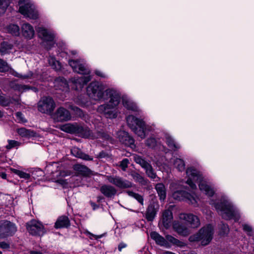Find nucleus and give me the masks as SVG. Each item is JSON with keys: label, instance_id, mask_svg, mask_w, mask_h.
<instances>
[{"label": "nucleus", "instance_id": "44", "mask_svg": "<svg viewBox=\"0 0 254 254\" xmlns=\"http://www.w3.org/2000/svg\"><path fill=\"white\" fill-rule=\"evenodd\" d=\"M220 232L219 234L222 236H224L228 233L229 228L227 224L221 223L220 225Z\"/></svg>", "mask_w": 254, "mask_h": 254}, {"label": "nucleus", "instance_id": "43", "mask_svg": "<svg viewBox=\"0 0 254 254\" xmlns=\"http://www.w3.org/2000/svg\"><path fill=\"white\" fill-rule=\"evenodd\" d=\"M173 227L179 234L184 236H186L188 234V231L187 228H183L180 225L177 226L176 224H174Z\"/></svg>", "mask_w": 254, "mask_h": 254}, {"label": "nucleus", "instance_id": "49", "mask_svg": "<svg viewBox=\"0 0 254 254\" xmlns=\"http://www.w3.org/2000/svg\"><path fill=\"white\" fill-rule=\"evenodd\" d=\"M68 64L72 67L73 71L76 72L78 67V65H80V63L78 61L71 60H69Z\"/></svg>", "mask_w": 254, "mask_h": 254}, {"label": "nucleus", "instance_id": "8", "mask_svg": "<svg viewBox=\"0 0 254 254\" xmlns=\"http://www.w3.org/2000/svg\"><path fill=\"white\" fill-rule=\"evenodd\" d=\"M55 107V103L50 97H43L38 103V110L42 113L51 115Z\"/></svg>", "mask_w": 254, "mask_h": 254}, {"label": "nucleus", "instance_id": "9", "mask_svg": "<svg viewBox=\"0 0 254 254\" xmlns=\"http://www.w3.org/2000/svg\"><path fill=\"white\" fill-rule=\"evenodd\" d=\"M133 160L136 163L140 165L144 169L148 177L156 181L155 179L158 178V177L149 161L138 155H133Z\"/></svg>", "mask_w": 254, "mask_h": 254}, {"label": "nucleus", "instance_id": "4", "mask_svg": "<svg viewBox=\"0 0 254 254\" xmlns=\"http://www.w3.org/2000/svg\"><path fill=\"white\" fill-rule=\"evenodd\" d=\"M86 92L88 96L94 100L109 99V102L111 101V90H105L104 85L99 82H91L86 88Z\"/></svg>", "mask_w": 254, "mask_h": 254}, {"label": "nucleus", "instance_id": "50", "mask_svg": "<svg viewBox=\"0 0 254 254\" xmlns=\"http://www.w3.org/2000/svg\"><path fill=\"white\" fill-rule=\"evenodd\" d=\"M10 86L15 90L20 91L23 89V86L22 85L17 84L15 82H10Z\"/></svg>", "mask_w": 254, "mask_h": 254}, {"label": "nucleus", "instance_id": "33", "mask_svg": "<svg viewBox=\"0 0 254 254\" xmlns=\"http://www.w3.org/2000/svg\"><path fill=\"white\" fill-rule=\"evenodd\" d=\"M131 176L135 182L139 183L141 185L146 186L148 184V180L138 173L134 172L132 173Z\"/></svg>", "mask_w": 254, "mask_h": 254}, {"label": "nucleus", "instance_id": "45", "mask_svg": "<svg viewBox=\"0 0 254 254\" xmlns=\"http://www.w3.org/2000/svg\"><path fill=\"white\" fill-rule=\"evenodd\" d=\"M1 93L0 90V105L3 107L8 106L11 103L10 100L1 95Z\"/></svg>", "mask_w": 254, "mask_h": 254}, {"label": "nucleus", "instance_id": "31", "mask_svg": "<svg viewBox=\"0 0 254 254\" xmlns=\"http://www.w3.org/2000/svg\"><path fill=\"white\" fill-rule=\"evenodd\" d=\"M166 139L167 144L172 150L177 151L180 148V145L178 143H176L171 136H166Z\"/></svg>", "mask_w": 254, "mask_h": 254}, {"label": "nucleus", "instance_id": "30", "mask_svg": "<svg viewBox=\"0 0 254 254\" xmlns=\"http://www.w3.org/2000/svg\"><path fill=\"white\" fill-rule=\"evenodd\" d=\"M155 189L158 193L161 201H164L166 197V191L164 185L158 183L155 186Z\"/></svg>", "mask_w": 254, "mask_h": 254}, {"label": "nucleus", "instance_id": "63", "mask_svg": "<svg viewBox=\"0 0 254 254\" xmlns=\"http://www.w3.org/2000/svg\"><path fill=\"white\" fill-rule=\"evenodd\" d=\"M30 254H42V253L40 252L33 251H30Z\"/></svg>", "mask_w": 254, "mask_h": 254}, {"label": "nucleus", "instance_id": "61", "mask_svg": "<svg viewBox=\"0 0 254 254\" xmlns=\"http://www.w3.org/2000/svg\"><path fill=\"white\" fill-rule=\"evenodd\" d=\"M90 204H91V206H92L93 209H95L96 208L98 207V205L96 204V203L93 202L91 201Z\"/></svg>", "mask_w": 254, "mask_h": 254}, {"label": "nucleus", "instance_id": "46", "mask_svg": "<svg viewBox=\"0 0 254 254\" xmlns=\"http://www.w3.org/2000/svg\"><path fill=\"white\" fill-rule=\"evenodd\" d=\"M8 144L5 146L7 150H10L15 147L19 146L21 144L20 142L14 140H8Z\"/></svg>", "mask_w": 254, "mask_h": 254}, {"label": "nucleus", "instance_id": "32", "mask_svg": "<svg viewBox=\"0 0 254 254\" xmlns=\"http://www.w3.org/2000/svg\"><path fill=\"white\" fill-rule=\"evenodd\" d=\"M13 45L7 41H3L0 44V53L1 55L8 53L9 51L12 49Z\"/></svg>", "mask_w": 254, "mask_h": 254}, {"label": "nucleus", "instance_id": "15", "mask_svg": "<svg viewBox=\"0 0 254 254\" xmlns=\"http://www.w3.org/2000/svg\"><path fill=\"white\" fill-rule=\"evenodd\" d=\"M118 138L121 142L126 146H128L132 149L136 148V145L134 144V139L129 135V134L125 131H120L118 133Z\"/></svg>", "mask_w": 254, "mask_h": 254}, {"label": "nucleus", "instance_id": "37", "mask_svg": "<svg viewBox=\"0 0 254 254\" xmlns=\"http://www.w3.org/2000/svg\"><path fill=\"white\" fill-rule=\"evenodd\" d=\"M166 239L168 242H169L173 245L179 247H182L183 246V242L171 235H168L166 236Z\"/></svg>", "mask_w": 254, "mask_h": 254}, {"label": "nucleus", "instance_id": "64", "mask_svg": "<svg viewBox=\"0 0 254 254\" xmlns=\"http://www.w3.org/2000/svg\"><path fill=\"white\" fill-rule=\"evenodd\" d=\"M164 254H175L173 252H171L166 251L164 253Z\"/></svg>", "mask_w": 254, "mask_h": 254}, {"label": "nucleus", "instance_id": "10", "mask_svg": "<svg viewBox=\"0 0 254 254\" xmlns=\"http://www.w3.org/2000/svg\"><path fill=\"white\" fill-rule=\"evenodd\" d=\"M16 231L15 225L7 220L0 221V238L4 239L12 236Z\"/></svg>", "mask_w": 254, "mask_h": 254}, {"label": "nucleus", "instance_id": "27", "mask_svg": "<svg viewBox=\"0 0 254 254\" xmlns=\"http://www.w3.org/2000/svg\"><path fill=\"white\" fill-rule=\"evenodd\" d=\"M173 220V214L171 210H166L163 213L162 222L165 227L168 228Z\"/></svg>", "mask_w": 254, "mask_h": 254}, {"label": "nucleus", "instance_id": "36", "mask_svg": "<svg viewBox=\"0 0 254 254\" xmlns=\"http://www.w3.org/2000/svg\"><path fill=\"white\" fill-rule=\"evenodd\" d=\"M76 72L82 75H88L90 74V72L87 65L81 63L80 65H78V67Z\"/></svg>", "mask_w": 254, "mask_h": 254}, {"label": "nucleus", "instance_id": "59", "mask_svg": "<svg viewBox=\"0 0 254 254\" xmlns=\"http://www.w3.org/2000/svg\"><path fill=\"white\" fill-rule=\"evenodd\" d=\"M11 171L15 174L18 175L20 177V175L22 171L18 170L15 169H12Z\"/></svg>", "mask_w": 254, "mask_h": 254}, {"label": "nucleus", "instance_id": "56", "mask_svg": "<svg viewBox=\"0 0 254 254\" xmlns=\"http://www.w3.org/2000/svg\"><path fill=\"white\" fill-rule=\"evenodd\" d=\"M20 177L25 179H28L30 177V175L29 174L22 172L20 175Z\"/></svg>", "mask_w": 254, "mask_h": 254}, {"label": "nucleus", "instance_id": "21", "mask_svg": "<svg viewBox=\"0 0 254 254\" xmlns=\"http://www.w3.org/2000/svg\"><path fill=\"white\" fill-rule=\"evenodd\" d=\"M151 238L155 241V243L161 246H164L166 248H169L170 245L169 243L163 237L161 236L156 232L153 231L150 233Z\"/></svg>", "mask_w": 254, "mask_h": 254}, {"label": "nucleus", "instance_id": "26", "mask_svg": "<svg viewBox=\"0 0 254 254\" xmlns=\"http://www.w3.org/2000/svg\"><path fill=\"white\" fill-rule=\"evenodd\" d=\"M157 209L153 204H150L148 206L146 213L145 218L148 221H152L155 218L157 214Z\"/></svg>", "mask_w": 254, "mask_h": 254}, {"label": "nucleus", "instance_id": "51", "mask_svg": "<svg viewBox=\"0 0 254 254\" xmlns=\"http://www.w3.org/2000/svg\"><path fill=\"white\" fill-rule=\"evenodd\" d=\"M129 163V161L127 159H124L121 162L120 164V166L121 167L123 170H126V168L127 167L128 164Z\"/></svg>", "mask_w": 254, "mask_h": 254}, {"label": "nucleus", "instance_id": "60", "mask_svg": "<svg viewBox=\"0 0 254 254\" xmlns=\"http://www.w3.org/2000/svg\"><path fill=\"white\" fill-rule=\"evenodd\" d=\"M11 171L15 174L18 175L20 177V175L22 171L18 170L15 169H12Z\"/></svg>", "mask_w": 254, "mask_h": 254}, {"label": "nucleus", "instance_id": "11", "mask_svg": "<svg viewBox=\"0 0 254 254\" xmlns=\"http://www.w3.org/2000/svg\"><path fill=\"white\" fill-rule=\"evenodd\" d=\"M39 37L43 40L46 43V48L50 49L54 45V34L50 30L43 27H38L36 29Z\"/></svg>", "mask_w": 254, "mask_h": 254}, {"label": "nucleus", "instance_id": "3", "mask_svg": "<svg viewBox=\"0 0 254 254\" xmlns=\"http://www.w3.org/2000/svg\"><path fill=\"white\" fill-rule=\"evenodd\" d=\"M64 130L69 133H77L80 136L90 139L102 138L108 139L109 135L103 131H98L92 132L89 127L77 124H67L64 126Z\"/></svg>", "mask_w": 254, "mask_h": 254}, {"label": "nucleus", "instance_id": "13", "mask_svg": "<svg viewBox=\"0 0 254 254\" xmlns=\"http://www.w3.org/2000/svg\"><path fill=\"white\" fill-rule=\"evenodd\" d=\"M26 228L29 233L33 236H42L45 232L43 224L35 220H32L26 224Z\"/></svg>", "mask_w": 254, "mask_h": 254}, {"label": "nucleus", "instance_id": "16", "mask_svg": "<svg viewBox=\"0 0 254 254\" xmlns=\"http://www.w3.org/2000/svg\"><path fill=\"white\" fill-rule=\"evenodd\" d=\"M54 119L57 122L67 121L71 118L69 112L64 107L59 108L54 114Z\"/></svg>", "mask_w": 254, "mask_h": 254}, {"label": "nucleus", "instance_id": "22", "mask_svg": "<svg viewBox=\"0 0 254 254\" xmlns=\"http://www.w3.org/2000/svg\"><path fill=\"white\" fill-rule=\"evenodd\" d=\"M112 118H115L117 117V112L113 111L114 106H117L119 105L121 101V94L120 92L112 88Z\"/></svg>", "mask_w": 254, "mask_h": 254}, {"label": "nucleus", "instance_id": "29", "mask_svg": "<svg viewBox=\"0 0 254 254\" xmlns=\"http://www.w3.org/2000/svg\"><path fill=\"white\" fill-rule=\"evenodd\" d=\"M17 132L22 137L30 138L36 136V132L34 130L21 127L17 130Z\"/></svg>", "mask_w": 254, "mask_h": 254}, {"label": "nucleus", "instance_id": "7", "mask_svg": "<svg viewBox=\"0 0 254 254\" xmlns=\"http://www.w3.org/2000/svg\"><path fill=\"white\" fill-rule=\"evenodd\" d=\"M19 12L22 15L31 19H36L38 17V14L34 6L27 0H19Z\"/></svg>", "mask_w": 254, "mask_h": 254}, {"label": "nucleus", "instance_id": "19", "mask_svg": "<svg viewBox=\"0 0 254 254\" xmlns=\"http://www.w3.org/2000/svg\"><path fill=\"white\" fill-rule=\"evenodd\" d=\"M73 169L79 176L85 177H89L93 175V172L87 167L81 164H75L73 166Z\"/></svg>", "mask_w": 254, "mask_h": 254}, {"label": "nucleus", "instance_id": "57", "mask_svg": "<svg viewBox=\"0 0 254 254\" xmlns=\"http://www.w3.org/2000/svg\"><path fill=\"white\" fill-rule=\"evenodd\" d=\"M56 182L59 183L63 186L67 185L68 183L66 181V180L63 179H59L56 181Z\"/></svg>", "mask_w": 254, "mask_h": 254}, {"label": "nucleus", "instance_id": "2", "mask_svg": "<svg viewBox=\"0 0 254 254\" xmlns=\"http://www.w3.org/2000/svg\"><path fill=\"white\" fill-rule=\"evenodd\" d=\"M209 203L215 208L223 219H234L235 222L239 221L240 216L238 210L227 198L222 197L217 203L213 200H211Z\"/></svg>", "mask_w": 254, "mask_h": 254}, {"label": "nucleus", "instance_id": "55", "mask_svg": "<svg viewBox=\"0 0 254 254\" xmlns=\"http://www.w3.org/2000/svg\"><path fill=\"white\" fill-rule=\"evenodd\" d=\"M109 156L108 153H107L106 152H105L104 151H102L101 152H100V153L98 155L97 158L100 159V158L107 157Z\"/></svg>", "mask_w": 254, "mask_h": 254}, {"label": "nucleus", "instance_id": "34", "mask_svg": "<svg viewBox=\"0 0 254 254\" xmlns=\"http://www.w3.org/2000/svg\"><path fill=\"white\" fill-rule=\"evenodd\" d=\"M173 165L179 171L182 172L185 169V163L180 158H176L173 161Z\"/></svg>", "mask_w": 254, "mask_h": 254}, {"label": "nucleus", "instance_id": "17", "mask_svg": "<svg viewBox=\"0 0 254 254\" xmlns=\"http://www.w3.org/2000/svg\"><path fill=\"white\" fill-rule=\"evenodd\" d=\"M122 103L124 107L127 110L136 113V115H140L142 111L132 100L127 96H122Z\"/></svg>", "mask_w": 254, "mask_h": 254}, {"label": "nucleus", "instance_id": "12", "mask_svg": "<svg viewBox=\"0 0 254 254\" xmlns=\"http://www.w3.org/2000/svg\"><path fill=\"white\" fill-rule=\"evenodd\" d=\"M172 197L176 200L185 201L193 205H195L197 203L194 195L185 190H179L175 191L172 194Z\"/></svg>", "mask_w": 254, "mask_h": 254}, {"label": "nucleus", "instance_id": "28", "mask_svg": "<svg viewBox=\"0 0 254 254\" xmlns=\"http://www.w3.org/2000/svg\"><path fill=\"white\" fill-rule=\"evenodd\" d=\"M111 103L109 102L107 104L101 105L98 108L99 112L103 114L107 118H111Z\"/></svg>", "mask_w": 254, "mask_h": 254}, {"label": "nucleus", "instance_id": "20", "mask_svg": "<svg viewBox=\"0 0 254 254\" xmlns=\"http://www.w3.org/2000/svg\"><path fill=\"white\" fill-rule=\"evenodd\" d=\"M112 183L117 187L121 189L131 188L133 184L129 181L119 177L112 178Z\"/></svg>", "mask_w": 254, "mask_h": 254}, {"label": "nucleus", "instance_id": "40", "mask_svg": "<svg viewBox=\"0 0 254 254\" xmlns=\"http://www.w3.org/2000/svg\"><path fill=\"white\" fill-rule=\"evenodd\" d=\"M145 145L149 148H155L157 145V141L155 138L151 137L145 140Z\"/></svg>", "mask_w": 254, "mask_h": 254}, {"label": "nucleus", "instance_id": "35", "mask_svg": "<svg viewBox=\"0 0 254 254\" xmlns=\"http://www.w3.org/2000/svg\"><path fill=\"white\" fill-rule=\"evenodd\" d=\"M126 193L130 196L135 198L142 205H143V198L142 195L131 190L126 191Z\"/></svg>", "mask_w": 254, "mask_h": 254}, {"label": "nucleus", "instance_id": "62", "mask_svg": "<svg viewBox=\"0 0 254 254\" xmlns=\"http://www.w3.org/2000/svg\"><path fill=\"white\" fill-rule=\"evenodd\" d=\"M0 177L3 179H6V176H7V175L6 173H2L0 174Z\"/></svg>", "mask_w": 254, "mask_h": 254}, {"label": "nucleus", "instance_id": "52", "mask_svg": "<svg viewBox=\"0 0 254 254\" xmlns=\"http://www.w3.org/2000/svg\"><path fill=\"white\" fill-rule=\"evenodd\" d=\"M15 116L17 119L19 120V121L22 122H25L26 121L23 118V114L20 112H18L15 114Z\"/></svg>", "mask_w": 254, "mask_h": 254}, {"label": "nucleus", "instance_id": "24", "mask_svg": "<svg viewBox=\"0 0 254 254\" xmlns=\"http://www.w3.org/2000/svg\"><path fill=\"white\" fill-rule=\"evenodd\" d=\"M70 221L68 217L62 216L58 218L55 224L56 228H67L70 226Z\"/></svg>", "mask_w": 254, "mask_h": 254}, {"label": "nucleus", "instance_id": "38", "mask_svg": "<svg viewBox=\"0 0 254 254\" xmlns=\"http://www.w3.org/2000/svg\"><path fill=\"white\" fill-rule=\"evenodd\" d=\"M49 64L55 70H59L61 68V63L57 61L54 58H51L49 60Z\"/></svg>", "mask_w": 254, "mask_h": 254}, {"label": "nucleus", "instance_id": "6", "mask_svg": "<svg viewBox=\"0 0 254 254\" xmlns=\"http://www.w3.org/2000/svg\"><path fill=\"white\" fill-rule=\"evenodd\" d=\"M214 228L211 224L207 225L201 228L198 233L191 235L189 240L190 242H201L203 246L207 245L212 239Z\"/></svg>", "mask_w": 254, "mask_h": 254}, {"label": "nucleus", "instance_id": "23", "mask_svg": "<svg viewBox=\"0 0 254 254\" xmlns=\"http://www.w3.org/2000/svg\"><path fill=\"white\" fill-rule=\"evenodd\" d=\"M22 33L24 37L28 39H31L34 35V30L33 27L29 23H24L22 24Z\"/></svg>", "mask_w": 254, "mask_h": 254}, {"label": "nucleus", "instance_id": "47", "mask_svg": "<svg viewBox=\"0 0 254 254\" xmlns=\"http://www.w3.org/2000/svg\"><path fill=\"white\" fill-rule=\"evenodd\" d=\"M243 228L245 232L247 233L249 236H253L254 235V230L252 227L248 224H243Z\"/></svg>", "mask_w": 254, "mask_h": 254}, {"label": "nucleus", "instance_id": "39", "mask_svg": "<svg viewBox=\"0 0 254 254\" xmlns=\"http://www.w3.org/2000/svg\"><path fill=\"white\" fill-rule=\"evenodd\" d=\"M10 0H0V14H3L8 6Z\"/></svg>", "mask_w": 254, "mask_h": 254}, {"label": "nucleus", "instance_id": "58", "mask_svg": "<svg viewBox=\"0 0 254 254\" xmlns=\"http://www.w3.org/2000/svg\"><path fill=\"white\" fill-rule=\"evenodd\" d=\"M127 247V245L125 243H121L118 246V250L120 252H121L123 248H125Z\"/></svg>", "mask_w": 254, "mask_h": 254}, {"label": "nucleus", "instance_id": "53", "mask_svg": "<svg viewBox=\"0 0 254 254\" xmlns=\"http://www.w3.org/2000/svg\"><path fill=\"white\" fill-rule=\"evenodd\" d=\"M71 109L74 110L80 117H81V116L83 114L82 111L77 107H72Z\"/></svg>", "mask_w": 254, "mask_h": 254}, {"label": "nucleus", "instance_id": "18", "mask_svg": "<svg viewBox=\"0 0 254 254\" xmlns=\"http://www.w3.org/2000/svg\"><path fill=\"white\" fill-rule=\"evenodd\" d=\"M180 218L187 221L192 228H197L200 225V221L197 216L192 214H181Z\"/></svg>", "mask_w": 254, "mask_h": 254}, {"label": "nucleus", "instance_id": "14", "mask_svg": "<svg viewBox=\"0 0 254 254\" xmlns=\"http://www.w3.org/2000/svg\"><path fill=\"white\" fill-rule=\"evenodd\" d=\"M90 80V78L89 76L84 77L81 76L78 77H74L69 79L68 85L73 90H81Z\"/></svg>", "mask_w": 254, "mask_h": 254}, {"label": "nucleus", "instance_id": "54", "mask_svg": "<svg viewBox=\"0 0 254 254\" xmlns=\"http://www.w3.org/2000/svg\"><path fill=\"white\" fill-rule=\"evenodd\" d=\"M10 248V245L5 242H0V248L2 249H8Z\"/></svg>", "mask_w": 254, "mask_h": 254}, {"label": "nucleus", "instance_id": "5", "mask_svg": "<svg viewBox=\"0 0 254 254\" xmlns=\"http://www.w3.org/2000/svg\"><path fill=\"white\" fill-rule=\"evenodd\" d=\"M126 121L130 128L141 139L146 136V132L151 131L152 127L147 125L143 119L138 118L133 115H128Z\"/></svg>", "mask_w": 254, "mask_h": 254}, {"label": "nucleus", "instance_id": "48", "mask_svg": "<svg viewBox=\"0 0 254 254\" xmlns=\"http://www.w3.org/2000/svg\"><path fill=\"white\" fill-rule=\"evenodd\" d=\"M9 70V66L6 63L1 59H0V72H5Z\"/></svg>", "mask_w": 254, "mask_h": 254}, {"label": "nucleus", "instance_id": "1", "mask_svg": "<svg viewBox=\"0 0 254 254\" xmlns=\"http://www.w3.org/2000/svg\"><path fill=\"white\" fill-rule=\"evenodd\" d=\"M186 174L188 178L186 183L191 189L195 190L197 183L200 191L206 195L212 196L214 195L215 190L206 181L200 171L193 167H190L187 169Z\"/></svg>", "mask_w": 254, "mask_h": 254}, {"label": "nucleus", "instance_id": "25", "mask_svg": "<svg viewBox=\"0 0 254 254\" xmlns=\"http://www.w3.org/2000/svg\"><path fill=\"white\" fill-rule=\"evenodd\" d=\"M71 153L74 156L84 160H92L93 158L83 152L78 148L74 147L71 149Z\"/></svg>", "mask_w": 254, "mask_h": 254}, {"label": "nucleus", "instance_id": "41", "mask_svg": "<svg viewBox=\"0 0 254 254\" xmlns=\"http://www.w3.org/2000/svg\"><path fill=\"white\" fill-rule=\"evenodd\" d=\"M8 31L12 35L17 36L19 34V26L15 24H11L7 28Z\"/></svg>", "mask_w": 254, "mask_h": 254}, {"label": "nucleus", "instance_id": "42", "mask_svg": "<svg viewBox=\"0 0 254 254\" xmlns=\"http://www.w3.org/2000/svg\"><path fill=\"white\" fill-rule=\"evenodd\" d=\"M101 192L106 196L110 197L111 196V187L107 185H104L100 188Z\"/></svg>", "mask_w": 254, "mask_h": 254}]
</instances>
